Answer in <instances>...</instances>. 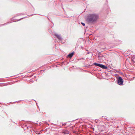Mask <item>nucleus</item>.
I'll use <instances>...</instances> for the list:
<instances>
[{"mask_svg":"<svg viewBox=\"0 0 135 135\" xmlns=\"http://www.w3.org/2000/svg\"><path fill=\"white\" fill-rule=\"evenodd\" d=\"M98 16L95 14H90L88 16L87 18L88 21L91 22L96 21L98 18Z\"/></svg>","mask_w":135,"mask_h":135,"instance_id":"nucleus-1","label":"nucleus"},{"mask_svg":"<svg viewBox=\"0 0 135 135\" xmlns=\"http://www.w3.org/2000/svg\"><path fill=\"white\" fill-rule=\"evenodd\" d=\"M123 80L122 79V78L120 77H119L118 79V84L120 85H121L123 84Z\"/></svg>","mask_w":135,"mask_h":135,"instance_id":"nucleus-2","label":"nucleus"},{"mask_svg":"<svg viewBox=\"0 0 135 135\" xmlns=\"http://www.w3.org/2000/svg\"><path fill=\"white\" fill-rule=\"evenodd\" d=\"M55 36H56L57 38L59 40H62V38L60 36V35H59L57 34H55Z\"/></svg>","mask_w":135,"mask_h":135,"instance_id":"nucleus-3","label":"nucleus"},{"mask_svg":"<svg viewBox=\"0 0 135 135\" xmlns=\"http://www.w3.org/2000/svg\"><path fill=\"white\" fill-rule=\"evenodd\" d=\"M99 67L104 69H107V66L102 64H100Z\"/></svg>","mask_w":135,"mask_h":135,"instance_id":"nucleus-4","label":"nucleus"},{"mask_svg":"<svg viewBox=\"0 0 135 135\" xmlns=\"http://www.w3.org/2000/svg\"><path fill=\"white\" fill-rule=\"evenodd\" d=\"M62 133L64 134H68L69 133V132L67 130L63 131L62 132Z\"/></svg>","mask_w":135,"mask_h":135,"instance_id":"nucleus-5","label":"nucleus"},{"mask_svg":"<svg viewBox=\"0 0 135 135\" xmlns=\"http://www.w3.org/2000/svg\"><path fill=\"white\" fill-rule=\"evenodd\" d=\"M73 52H72L70 54L68 55V56L71 58V57H72L73 56Z\"/></svg>","mask_w":135,"mask_h":135,"instance_id":"nucleus-6","label":"nucleus"},{"mask_svg":"<svg viewBox=\"0 0 135 135\" xmlns=\"http://www.w3.org/2000/svg\"><path fill=\"white\" fill-rule=\"evenodd\" d=\"M94 64L95 65L98 66L99 67H100V65L101 64H99L97 63H94Z\"/></svg>","mask_w":135,"mask_h":135,"instance_id":"nucleus-7","label":"nucleus"},{"mask_svg":"<svg viewBox=\"0 0 135 135\" xmlns=\"http://www.w3.org/2000/svg\"><path fill=\"white\" fill-rule=\"evenodd\" d=\"M94 64L95 65L98 66L99 67H100V65L101 64H99L97 63H94Z\"/></svg>","mask_w":135,"mask_h":135,"instance_id":"nucleus-8","label":"nucleus"},{"mask_svg":"<svg viewBox=\"0 0 135 135\" xmlns=\"http://www.w3.org/2000/svg\"><path fill=\"white\" fill-rule=\"evenodd\" d=\"M94 64L95 65L98 66L99 67H100V65L101 64H99L97 63H94Z\"/></svg>","mask_w":135,"mask_h":135,"instance_id":"nucleus-9","label":"nucleus"},{"mask_svg":"<svg viewBox=\"0 0 135 135\" xmlns=\"http://www.w3.org/2000/svg\"><path fill=\"white\" fill-rule=\"evenodd\" d=\"M81 24H82V25L83 26H84L85 25V24L84 23H83V22H81Z\"/></svg>","mask_w":135,"mask_h":135,"instance_id":"nucleus-10","label":"nucleus"}]
</instances>
